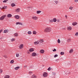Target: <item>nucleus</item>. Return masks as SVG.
I'll return each mask as SVG.
<instances>
[{
	"mask_svg": "<svg viewBox=\"0 0 78 78\" xmlns=\"http://www.w3.org/2000/svg\"><path fill=\"white\" fill-rule=\"evenodd\" d=\"M51 32V28L50 27H46L44 30V33H50Z\"/></svg>",
	"mask_w": 78,
	"mask_h": 78,
	"instance_id": "1",
	"label": "nucleus"
},
{
	"mask_svg": "<svg viewBox=\"0 0 78 78\" xmlns=\"http://www.w3.org/2000/svg\"><path fill=\"white\" fill-rule=\"evenodd\" d=\"M43 77L46 78V77L48 76V73L46 72H44L43 74Z\"/></svg>",
	"mask_w": 78,
	"mask_h": 78,
	"instance_id": "2",
	"label": "nucleus"
},
{
	"mask_svg": "<svg viewBox=\"0 0 78 78\" xmlns=\"http://www.w3.org/2000/svg\"><path fill=\"white\" fill-rule=\"evenodd\" d=\"M24 47V45L23 44H20L19 46V48L20 50H21Z\"/></svg>",
	"mask_w": 78,
	"mask_h": 78,
	"instance_id": "3",
	"label": "nucleus"
},
{
	"mask_svg": "<svg viewBox=\"0 0 78 78\" xmlns=\"http://www.w3.org/2000/svg\"><path fill=\"white\" fill-rule=\"evenodd\" d=\"M6 15H5L1 16L0 18V20H4L5 17H6Z\"/></svg>",
	"mask_w": 78,
	"mask_h": 78,
	"instance_id": "4",
	"label": "nucleus"
},
{
	"mask_svg": "<svg viewBox=\"0 0 78 78\" xmlns=\"http://www.w3.org/2000/svg\"><path fill=\"white\" fill-rule=\"evenodd\" d=\"M32 19H33V20H37V19H38V17L36 16H32Z\"/></svg>",
	"mask_w": 78,
	"mask_h": 78,
	"instance_id": "5",
	"label": "nucleus"
},
{
	"mask_svg": "<svg viewBox=\"0 0 78 78\" xmlns=\"http://www.w3.org/2000/svg\"><path fill=\"white\" fill-rule=\"evenodd\" d=\"M37 55V54L36 52H34L32 53L31 56L32 57H35Z\"/></svg>",
	"mask_w": 78,
	"mask_h": 78,
	"instance_id": "6",
	"label": "nucleus"
},
{
	"mask_svg": "<svg viewBox=\"0 0 78 78\" xmlns=\"http://www.w3.org/2000/svg\"><path fill=\"white\" fill-rule=\"evenodd\" d=\"M73 49H71L69 51V54H72V53H73Z\"/></svg>",
	"mask_w": 78,
	"mask_h": 78,
	"instance_id": "7",
	"label": "nucleus"
},
{
	"mask_svg": "<svg viewBox=\"0 0 78 78\" xmlns=\"http://www.w3.org/2000/svg\"><path fill=\"white\" fill-rule=\"evenodd\" d=\"M78 24V23L76 22H74L72 23V25L73 26H76Z\"/></svg>",
	"mask_w": 78,
	"mask_h": 78,
	"instance_id": "8",
	"label": "nucleus"
},
{
	"mask_svg": "<svg viewBox=\"0 0 78 78\" xmlns=\"http://www.w3.org/2000/svg\"><path fill=\"white\" fill-rule=\"evenodd\" d=\"M34 45H37V44H39V40H37V41H35L34 43Z\"/></svg>",
	"mask_w": 78,
	"mask_h": 78,
	"instance_id": "9",
	"label": "nucleus"
},
{
	"mask_svg": "<svg viewBox=\"0 0 78 78\" xmlns=\"http://www.w3.org/2000/svg\"><path fill=\"white\" fill-rule=\"evenodd\" d=\"M20 8L16 9L15 10L16 12H20Z\"/></svg>",
	"mask_w": 78,
	"mask_h": 78,
	"instance_id": "10",
	"label": "nucleus"
},
{
	"mask_svg": "<svg viewBox=\"0 0 78 78\" xmlns=\"http://www.w3.org/2000/svg\"><path fill=\"white\" fill-rule=\"evenodd\" d=\"M67 29L68 31H71L72 29V27L70 26H69L67 27Z\"/></svg>",
	"mask_w": 78,
	"mask_h": 78,
	"instance_id": "11",
	"label": "nucleus"
},
{
	"mask_svg": "<svg viewBox=\"0 0 78 78\" xmlns=\"http://www.w3.org/2000/svg\"><path fill=\"white\" fill-rule=\"evenodd\" d=\"M14 17L16 19H18V20L19 19V18H20V16L19 15H15Z\"/></svg>",
	"mask_w": 78,
	"mask_h": 78,
	"instance_id": "12",
	"label": "nucleus"
},
{
	"mask_svg": "<svg viewBox=\"0 0 78 78\" xmlns=\"http://www.w3.org/2000/svg\"><path fill=\"white\" fill-rule=\"evenodd\" d=\"M31 78H37V76L35 74H33L31 76Z\"/></svg>",
	"mask_w": 78,
	"mask_h": 78,
	"instance_id": "13",
	"label": "nucleus"
},
{
	"mask_svg": "<svg viewBox=\"0 0 78 78\" xmlns=\"http://www.w3.org/2000/svg\"><path fill=\"white\" fill-rule=\"evenodd\" d=\"M65 73L66 75H69V74H70V72L69 71H65Z\"/></svg>",
	"mask_w": 78,
	"mask_h": 78,
	"instance_id": "14",
	"label": "nucleus"
},
{
	"mask_svg": "<svg viewBox=\"0 0 78 78\" xmlns=\"http://www.w3.org/2000/svg\"><path fill=\"white\" fill-rule=\"evenodd\" d=\"M16 25H23V24L21 22H18L16 23Z\"/></svg>",
	"mask_w": 78,
	"mask_h": 78,
	"instance_id": "15",
	"label": "nucleus"
},
{
	"mask_svg": "<svg viewBox=\"0 0 78 78\" xmlns=\"http://www.w3.org/2000/svg\"><path fill=\"white\" fill-rule=\"evenodd\" d=\"M29 51L30 52H33V51H34V48H30L29 49Z\"/></svg>",
	"mask_w": 78,
	"mask_h": 78,
	"instance_id": "16",
	"label": "nucleus"
},
{
	"mask_svg": "<svg viewBox=\"0 0 78 78\" xmlns=\"http://www.w3.org/2000/svg\"><path fill=\"white\" fill-rule=\"evenodd\" d=\"M44 52H45V51H44L43 49H41L40 51V53H41V54L44 53Z\"/></svg>",
	"mask_w": 78,
	"mask_h": 78,
	"instance_id": "17",
	"label": "nucleus"
},
{
	"mask_svg": "<svg viewBox=\"0 0 78 78\" xmlns=\"http://www.w3.org/2000/svg\"><path fill=\"white\" fill-rule=\"evenodd\" d=\"M39 41V42H40V43H43L44 42V39H40Z\"/></svg>",
	"mask_w": 78,
	"mask_h": 78,
	"instance_id": "18",
	"label": "nucleus"
},
{
	"mask_svg": "<svg viewBox=\"0 0 78 78\" xmlns=\"http://www.w3.org/2000/svg\"><path fill=\"white\" fill-rule=\"evenodd\" d=\"M32 33L33 34H34V35H36L37 34V32L35 30H34L32 32Z\"/></svg>",
	"mask_w": 78,
	"mask_h": 78,
	"instance_id": "19",
	"label": "nucleus"
},
{
	"mask_svg": "<svg viewBox=\"0 0 78 78\" xmlns=\"http://www.w3.org/2000/svg\"><path fill=\"white\" fill-rule=\"evenodd\" d=\"M41 12L42 11H41L38 10L36 12V14H40V13H41Z\"/></svg>",
	"mask_w": 78,
	"mask_h": 78,
	"instance_id": "20",
	"label": "nucleus"
},
{
	"mask_svg": "<svg viewBox=\"0 0 78 78\" xmlns=\"http://www.w3.org/2000/svg\"><path fill=\"white\" fill-rule=\"evenodd\" d=\"M7 16L9 18H10V17H12V15L10 14H9L7 15Z\"/></svg>",
	"mask_w": 78,
	"mask_h": 78,
	"instance_id": "21",
	"label": "nucleus"
},
{
	"mask_svg": "<svg viewBox=\"0 0 78 78\" xmlns=\"http://www.w3.org/2000/svg\"><path fill=\"white\" fill-rule=\"evenodd\" d=\"M10 77V76H9V75H8L5 76H4L5 78H9Z\"/></svg>",
	"mask_w": 78,
	"mask_h": 78,
	"instance_id": "22",
	"label": "nucleus"
},
{
	"mask_svg": "<svg viewBox=\"0 0 78 78\" xmlns=\"http://www.w3.org/2000/svg\"><path fill=\"white\" fill-rule=\"evenodd\" d=\"M11 6L12 7H14V6H16V4L14 3H12L11 4Z\"/></svg>",
	"mask_w": 78,
	"mask_h": 78,
	"instance_id": "23",
	"label": "nucleus"
},
{
	"mask_svg": "<svg viewBox=\"0 0 78 78\" xmlns=\"http://www.w3.org/2000/svg\"><path fill=\"white\" fill-rule=\"evenodd\" d=\"M8 31H9V30H5L4 31V32L5 33H8Z\"/></svg>",
	"mask_w": 78,
	"mask_h": 78,
	"instance_id": "24",
	"label": "nucleus"
},
{
	"mask_svg": "<svg viewBox=\"0 0 78 78\" xmlns=\"http://www.w3.org/2000/svg\"><path fill=\"white\" fill-rule=\"evenodd\" d=\"M67 42H68V43L70 42H71V39L69 38L67 40Z\"/></svg>",
	"mask_w": 78,
	"mask_h": 78,
	"instance_id": "25",
	"label": "nucleus"
},
{
	"mask_svg": "<svg viewBox=\"0 0 78 78\" xmlns=\"http://www.w3.org/2000/svg\"><path fill=\"white\" fill-rule=\"evenodd\" d=\"M20 68V67L19 66L16 67L15 68V70H18V69H19Z\"/></svg>",
	"mask_w": 78,
	"mask_h": 78,
	"instance_id": "26",
	"label": "nucleus"
},
{
	"mask_svg": "<svg viewBox=\"0 0 78 78\" xmlns=\"http://www.w3.org/2000/svg\"><path fill=\"white\" fill-rule=\"evenodd\" d=\"M57 42L58 44H60L61 43V40H60V39H58L57 40Z\"/></svg>",
	"mask_w": 78,
	"mask_h": 78,
	"instance_id": "27",
	"label": "nucleus"
},
{
	"mask_svg": "<svg viewBox=\"0 0 78 78\" xmlns=\"http://www.w3.org/2000/svg\"><path fill=\"white\" fill-rule=\"evenodd\" d=\"M11 42H14V41H16V39L15 38H12L11 40Z\"/></svg>",
	"mask_w": 78,
	"mask_h": 78,
	"instance_id": "28",
	"label": "nucleus"
},
{
	"mask_svg": "<svg viewBox=\"0 0 78 78\" xmlns=\"http://www.w3.org/2000/svg\"><path fill=\"white\" fill-rule=\"evenodd\" d=\"M53 20V22H56V19L54 18L53 19V20Z\"/></svg>",
	"mask_w": 78,
	"mask_h": 78,
	"instance_id": "29",
	"label": "nucleus"
},
{
	"mask_svg": "<svg viewBox=\"0 0 78 78\" xmlns=\"http://www.w3.org/2000/svg\"><path fill=\"white\" fill-rule=\"evenodd\" d=\"M3 56L5 58H8V56H7V55H3Z\"/></svg>",
	"mask_w": 78,
	"mask_h": 78,
	"instance_id": "30",
	"label": "nucleus"
},
{
	"mask_svg": "<svg viewBox=\"0 0 78 78\" xmlns=\"http://www.w3.org/2000/svg\"><path fill=\"white\" fill-rule=\"evenodd\" d=\"M33 71H30L29 72V75H32V74H33Z\"/></svg>",
	"mask_w": 78,
	"mask_h": 78,
	"instance_id": "31",
	"label": "nucleus"
},
{
	"mask_svg": "<svg viewBox=\"0 0 78 78\" xmlns=\"http://www.w3.org/2000/svg\"><path fill=\"white\" fill-rule=\"evenodd\" d=\"M18 36V34H17V33H16L14 34V36L15 37H16V36Z\"/></svg>",
	"mask_w": 78,
	"mask_h": 78,
	"instance_id": "32",
	"label": "nucleus"
},
{
	"mask_svg": "<svg viewBox=\"0 0 78 78\" xmlns=\"http://www.w3.org/2000/svg\"><path fill=\"white\" fill-rule=\"evenodd\" d=\"M27 54H28V55L30 54V51L29 50H27Z\"/></svg>",
	"mask_w": 78,
	"mask_h": 78,
	"instance_id": "33",
	"label": "nucleus"
},
{
	"mask_svg": "<svg viewBox=\"0 0 78 78\" xmlns=\"http://www.w3.org/2000/svg\"><path fill=\"white\" fill-rule=\"evenodd\" d=\"M10 63L11 64H13L14 63V60H11L10 62Z\"/></svg>",
	"mask_w": 78,
	"mask_h": 78,
	"instance_id": "34",
	"label": "nucleus"
},
{
	"mask_svg": "<svg viewBox=\"0 0 78 78\" xmlns=\"http://www.w3.org/2000/svg\"><path fill=\"white\" fill-rule=\"evenodd\" d=\"M31 31H29L28 32H27V34H31Z\"/></svg>",
	"mask_w": 78,
	"mask_h": 78,
	"instance_id": "35",
	"label": "nucleus"
},
{
	"mask_svg": "<svg viewBox=\"0 0 78 78\" xmlns=\"http://www.w3.org/2000/svg\"><path fill=\"white\" fill-rule=\"evenodd\" d=\"M16 57H19V53H17L16 54Z\"/></svg>",
	"mask_w": 78,
	"mask_h": 78,
	"instance_id": "36",
	"label": "nucleus"
},
{
	"mask_svg": "<svg viewBox=\"0 0 78 78\" xmlns=\"http://www.w3.org/2000/svg\"><path fill=\"white\" fill-rule=\"evenodd\" d=\"M49 22L50 23H51L52 22H53V20H49Z\"/></svg>",
	"mask_w": 78,
	"mask_h": 78,
	"instance_id": "37",
	"label": "nucleus"
},
{
	"mask_svg": "<svg viewBox=\"0 0 78 78\" xmlns=\"http://www.w3.org/2000/svg\"><path fill=\"white\" fill-rule=\"evenodd\" d=\"M7 6H4L2 7V9H7Z\"/></svg>",
	"mask_w": 78,
	"mask_h": 78,
	"instance_id": "38",
	"label": "nucleus"
},
{
	"mask_svg": "<svg viewBox=\"0 0 78 78\" xmlns=\"http://www.w3.org/2000/svg\"><path fill=\"white\" fill-rule=\"evenodd\" d=\"M73 7H72V6H70L69 7V9H70V10H72V9H73Z\"/></svg>",
	"mask_w": 78,
	"mask_h": 78,
	"instance_id": "39",
	"label": "nucleus"
},
{
	"mask_svg": "<svg viewBox=\"0 0 78 78\" xmlns=\"http://www.w3.org/2000/svg\"><path fill=\"white\" fill-rule=\"evenodd\" d=\"M75 36H78V32H76L75 34Z\"/></svg>",
	"mask_w": 78,
	"mask_h": 78,
	"instance_id": "40",
	"label": "nucleus"
},
{
	"mask_svg": "<svg viewBox=\"0 0 78 78\" xmlns=\"http://www.w3.org/2000/svg\"><path fill=\"white\" fill-rule=\"evenodd\" d=\"M60 55H64V52H60Z\"/></svg>",
	"mask_w": 78,
	"mask_h": 78,
	"instance_id": "41",
	"label": "nucleus"
},
{
	"mask_svg": "<svg viewBox=\"0 0 78 78\" xmlns=\"http://www.w3.org/2000/svg\"><path fill=\"white\" fill-rule=\"evenodd\" d=\"M3 73V70L2 69H0V73Z\"/></svg>",
	"mask_w": 78,
	"mask_h": 78,
	"instance_id": "42",
	"label": "nucleus"
},
{
	"mask_svg": "<svg viewBox=\"0 0 78 78\" xmlns=\"http://www.w3.org/2000/svg\"><path fill=\"white\" fill-rule=\"evenodd\" d=\"M55 3L56 4H58V3H59V2L58 1H55Z\"/></svg>",
	"mask_w": 78,
	"mask_h": 78,
	"instance_id": "43",
	"label": "nucleus"
},
{
	"mask_svg": "<svg viewBox=\"0 0 78 78\" xmlns=\"http://www.w3.org/2000/svg\"><path fill=\"white\" fill-rule=\"evenodd\" d=\"M33 8L32 6H29L27 7V8H29V9H31V8Z\"/></svg>",
	"mask_w": 78,
	"mask_h": 78,
	"instance_id": "44",
	"label": "nucleus"
},
{
	"mask_svg": "<svg viewBox=\"0 0 78 78\" xmlns=\"http://www.w3.org/2000/svg\"><path fill=\"white\" fill-rule=\"evenodd\" d=\"M58 55L56 54L55 55L54 58H56V57H58Z\"/></svg>",
	"mask_w": 78,
	"mask_h": 78,
	"instance_id": "45",
	"label": "nucleus"
},
{
	"mask_svg": "<svg viewBox=\"0 0 78 78\" xmlns=\"http://www.w3.org/2000/svg\"><path fill=\"white\" fill-rule=\"evenodd\" d=\"M48 71H50V70H51V68L49 67L48 68Z\"/></svg>",
	"mask_w": 78,
	"mask_h": 78,
	"instance_id": "46",
	"label": "nucleus"
},
{
	"mask_svg": "<svg viewBox=\"0 0 78 78\" xmlns=\"http://www.w3.org/2000/svg\"><path fill=\"white\" fill-rule=\"evenodd\" d=\"M52 74L53 75H55L56 73H55L53 72L52 73Z\"/></svg>",
	"mask_w": 78,
	"mask_h": 78,
	"instance_id": "47",
	"label": "nucleus"
},
{
	"mask_svg": "<svg viewBox=\"0 0 78 78\" xmlns=\"http://www.w3.org/2000/svg\"><path fill=\"white\" fill-rule=\"evenodd\" d=\"M57 22H59L60 21V20L57 19L56 20Z\"/></svg>",
	"mask_w": 78,
	"mask_h": 78,
	"instance_id": "48",
	"label": "nucleus"
},
{
	"mask_svg": "<svg viewBox=\"0 0 78 78\" xmlns=\"http://www.w3.org/2000/svg\"><path fill=\"white\" fill-rule=\"evenodd\" d=\"M6 2H8V1H7V0H4V1H3V3H6Z\"/></svg>",
	"mask_w": 78,
	"mask_h": 78,
	"instance_id": "49",
	"label": "nucleus"
},
{
	"mask_svg": "<svg viewBox=\"0 0 78 78\" xmlns=\"http://www.w3.org/2000/svg\"><path fill=\"white\" fill-rule=\"evenodd\" d=\"M53 51H56V49H54L53 50Z\"/></svg>",
	"mask_w": 78,
	"mask_h": 78,
	"instance_id": "50",
	"label": "nucleus"
},
{
	"mask_svg": "<svg viewBox=\"0 0 78 78\" xmlns=\"http://www.w3.org/2000/svg\"><path fill=\"white\" fill-rule=\"evenodd\" d=\"M58 61H59V59H57L55 60V61L56 62H58Z\"/></svg>",
	"mask_w": 78,
	"mask_h": 78,
	"instance_id": "51",
	"label": "nucleus"
},
{
	"mask_svg": "<svg viewBox=\"0 0 78 78\" xmlns=\"http://www.w3.org/2000/svg\"><path fill=\"white\" fill-rule=\"evenodd\" d=\"M78 0H74V2H78Z\"/></svg>",
	"mask_w": 78,
	"mask_h": 78,
	"instance_id": "52",
	"label": "nucleus"
},
{
	"mask_svg": "<svg viewBox=\"0 0 78 78\" xmlns=\"http://www.w3.org/2000/svg\"><path fill=\"white\" fill-rule=\"evenodd\" d=\"M65 17L66 19H67V15H65Z\"/></svg>",
	"mask_w": 78,
	"mask_h": 78,
	"instance_id": "53",
	"label": "nucleus"
},
{
	"mask_svg": "<svg viewBox=\"0 0 78 78\" xmlns=\"http://www.w3.org/2000/svg\"><path fill=\"white\" fill-rule=\"evenodd\" d=\"M2 31H3V30H0V33H2Z\"/></svg>",
	"mask_w": 78,
	"mask_h": 78,
	"instance_id": "54",
	"label": "nucleus"
},
{
	"mask_svg": "<svg viewBox=\"0 0 78 78\" xmlns=\"http://www.w3.org/2000/svg\"><path fill=\"white\" fill-rule=\"evenodd\" d=\"M62 29L63 30H66V28H63Z\"/></svg>",
	"mask_w": 78,
	"mask_h": 78,
	"instance_id": "55",
	"label": "nucleus"
},
{
	"mask_svg": "<svg viewBox=\"0 0 78 78\" xmlns=\"http://www.w3.org/2000/svg\"><path fill=\"white\" fill-rule=\"evenodd\" d=\"M1 7H0V9H1Z\"/></svg>",
	"mask_w": 78,
	"mask_h": 78,
	"instance_id": "56",
	"label": "nucleus"
},
{
	"mask_svg": "<svg viewBox=\"0 0 78 78\" xmlns=\"http://www.w3.org/2000/svg\"><path fill=\"white\" fill-rule=\"evenodd\" d=\"M24 67H27V66H24Z\"/></svg>",
	"mask_w": 78,
	"mask_h": 78,
	"instance_id": "57",
	"label": "nucleus"
},
{
	"mask_svg": "<svg viewBox=\"0 0 78 78\" xmlns=\"http://www.w3.org/2000/svg\"><path fill=\"white\" fill-rule=\"evenodd\" d=\"M7 1H8V0H7Z\"/></svg>",
	"mask_w": 78,
	"mask_h": 78,
	"instance_id": "58",
	"label": "nucleus"
},
{
	"mask_svg": "<svg viewBox=\"0 0 78 78\" xmlns=\"http://www.w3.org/2000/svg\"><path fill=\"white\" fill-rule=\"evenodd\" d=\"M77 17H78V16H77Z\"/></svg>",
	"mask_w": 78,
	"mask_h": 78,
	"instance_id": "59",
	"label": "nucleus"
},
{
	"mask_svg": "<svg viewBox=\"0 0 78 78\" xmlns=\"http://www.w3.org/2000/svg\"><path fill=\"white\" fill-rule=\"evenodd\" d=\"M2 10V9H1Z\"/></svg>",
	"mask_w": 78,
	"mask_h": 78,
	"instance_id": "60",
	"label": "nucleus"
},
{
	"mask_svg": "<svg viewBox=\"0 0 78 78\" xmlns=\"http://www.w3.org/2000/svg\"><path fill=\"white\" fill-rule=\"evenodd\" d=\"M5 1H6V0H5Z\"/></svg>",
	"mask_w": 78,
	"mask_h": 78,
	"instance_id": "61",
	"label": "nucleus"
}]
</instances>
